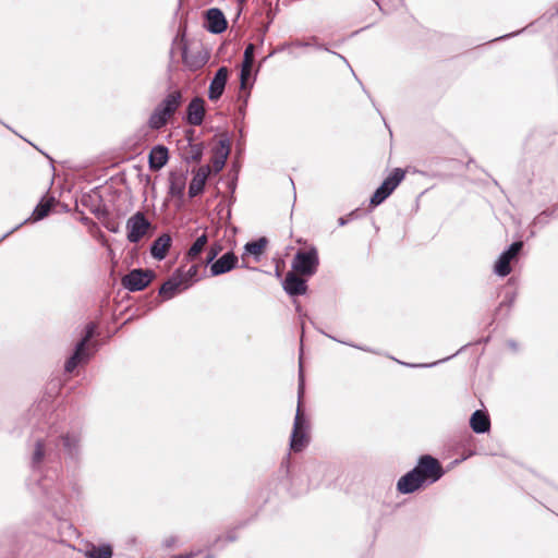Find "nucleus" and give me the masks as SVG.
<instances>
[{
    "mask_svg": "<svg viewBox=\"0 0 558 558\" xmlns=\"http://www.w3.org/2000/svg\"><path fill=\"white\" fill-rule=\"evenodd\" d=\"M57 456L48 451L47 444L41 438L35 441L31 465L36 482L45 496V506L58 521L59 529L68 530V535L75 533L70 515L74 511V504L65 492L64 485L59 481L62 466L60 464L44 469L45 462H54Z\"/></svg>",
    "mask_w": 558,
    "mask_h": 558,
    "instance_id": "obj_1",
    "label": "nucleus"
},
{
    "mask_svg": "<svg viewBox=\"0 0 558 558\" xmlns=\"http://www.w3.org/2000/svg\"><path fill=\"white\" fill-rule=\"evenodd\" d=\"M290 454L288 453L281 461L279 474L290 481L292 487H295L293 494L299 495L306 492L310 487H318L324 481L329 466L317 461H308L302 468V474L290 477Z\"/></svg>",
    "mask_w": 558,
    "mask_h": 558,
    "instance_id": "obj_2",
    "label": "nucleus"
},
{
    "mask_svg": "<svg viewBox=\"0 0 558 558\" xmlns=\"http://www.w3.org/2000/svg\"><path fill=\"white\" fill-rule=\"evenodd\" d=\"M47 446L48 451H51L57 457L54 458V462H50L52 465H58L60 463V456L56 453L52 448L51 441H46L43 439ZM53 446L59 449L60 452L63 453L65 463L71 466H76L81 463L83 458V434L81 430H68L60 434L53 441ZM49 462L44 463V468Z\"/></svg>",
    "mask_w": 558,
    "mask_h": 558,
    "instance_id": "obj_3",
    "label": "nucleus"
},
{
    "mask_svg": "<svg viewBox=\"0 0 558 558\" xmlns=\"http://www.w3.org/2000/svg\"><path fill=\"white\" fill-rule=\"evenodd\" d=\"M27 533L22 525H12L0 532V558H16L24 547Z\"/></svg>",
    "mask_w": 558,
    "mask_h": 558,
    "instance_id": "obj_4",
    "label": "nucleus"
},
{
    "mask_svg": "<svg viewBox=\"0 0 558 558\" xmlns=\"http://www.w3.org/2000/svg\"><path fill=\"white\" fill-rule=\"evenodd\" d=\"M319 266V256L316 246L311 245L305 250H298L291 263V270L300 276L313 277Z\"/></svg>",
    "mask_w": 558,
    "mask_h": 558,
    "instance_id": "obj_5",
    "label": "nucleus"
},
{
    "mask_svg": "<svg viewBox=\"0 0 558 558\" xmlns=\"http://www.w3.org/2000/svg\"><path fill=\"white\" fill-rule=\"evenodd\" d=\"M310 444V421L302 404L296 407L293 427L290 436V449L300 452Z\"/></svg>",
    "mask_w": 558,
    "mask_h": 558,
    "instance_id": "obj_6",
    "label": "nucleus"
},
{
    "mask_svg": "<svg viewBox=\"0 0 558 558\" xmlns=\"http://www.w3.org/2000/svg\"><path fill=\"white\" fill-rule=\"evenodd\" d=\"M404 177L405 171L403 169L395 168L371 196L369 207L373 209L384 203L403 181Z\"/></svg>",
    "mask_w": 558,
    "mask_h": 558,
    "instance_id": "obj_7",
    "label": "nucleus"
},
{
    "mask_svg": "<svg viewBox=\"0 0 558 558\" xmlns=\"http://www.w3.org/2000/svg\"><path fill=\"white\" fill-rule=\"evenodd\" d=\"M413 469L417 471L426 485L436 483L445 475V470L441 463L430 454L420 456Z\"/></svg>",
    "mask_w": 558,
    "mask_h": 558,
    "instance_id": "obj_8",
    "label": "nucleus"
},
{
    "mask_svg": "<svg viewBox=\"0 0 558 558\" xmlns=\"http://www.w3.org/2000/svg\"><path fill=\"white\" fill-rule=\"evenodd\" d=\"M156 272L149 268H133L121 279L124 289L138 292L146 289L156 278Z\"/></svg>",
    "mask_w": 558,
    "mask_h": 558,
    "instance_id": "obj_9",
    "label": "nucleus"
},
{
    "mask_svg": "<svg viewBox=\"0 0 558 558\" xmlns=\"http://www.w3.org/2000/svg\"><path fill=\"white\" fill-rule=\"evenodd\" d=\"M99 350V342L95 341L92 345L76 342L70 356L64 362V372L73 373L80 365L87 364L94 354Z\"/></svg>",
    "mask_w": 558,
    "mask_h": 558,
    "instance_id": "obj_10",
    "label": "nucleus"
},
{
    "mask_svg": "<svg viewBox=\"0 0 558 558\" xmlns=\"http://www.w3.org/2000/svg\"><path fill=\"white\" fill-rule=\"evenodd\" d=\"M523 246L522 241H514L504 250L494 264V274L500 278L507 277L512 271L511 263L518 262Z\"/></svg>",
    "mask_w": 558,
    "mask_h": 558,
    "instance_id": "obj_11",
    "label": "nucleus"
},
{
    "mask_svg": "<svg viewBox=\"0 0 558 558\" xmlns=\"http://www.w3.org/2000/svg\"><path fill=\"white\" fill-rule=\"evenodd\" d=\"M126 239L130 243H138L153 228L146 215L138 210L126 221Z\"/></svg>",
    "mask_w": 558,
    "mask_h": 558,
    "instance_id": "obj_12",
    "label": "nucleus"
},
{
    "mask_svg": "<svg viewBox=\"0 0 558 558\" xmlns=\"http://www.w3.org/2000/svg\"><path fill=\"white\" fill-rule=\"evenodd\" d=\"M182 268H178L159 288V296L162 301L174 298L180 292L186 290Z\"/></svg>",
    "mask_w": 558,
    "mask_h": 558,
    "instance_id": "obj_13",
    "label": "nucleus"
},
{
    "mask_svg": "<svg viewBox=\"0 0 558 558\" xmlns=\"http://www.w3.org/2000/svg\"><path fill=\"white\" fill-rule=\"evenodd\" d=\"M231 153V141L227 133L220 135L218 145L213 149L211 169L214 174L219 173L226 166L227 159Z\"/></svg>",
    "mask_w": 558,
    "mask_h": 558,
    "instance_id": "obj_14",
    "label": "nucleus"
},
{
    "mask_svg": "<svg viewBox=\"0 0 558 558\" xmlns=\"http://www.w3.org/2000/svg\"><path fill=\"white\" fill-rule=\"evenodd\" d=\"M307 280L308 278L290 270L282 280V288L291 298L301 296L306 294L308 290Z\"/></svg>",
    "mask_w": 558,
    "mask_h": 558,
    "instance_id": "obj_15",
    "label": "nucleus"
},
{
    "mask_svg": "<svg viewBox=\"0 0 558 558\" xmlns=\"http://www.w3.org/2000/svg\"><path fill=\"white\" fill-rule=\"evenodd\" d=\"M228 27V21L223 12L218 8H210L204 14V28L211 34L223 33Z\"/></svg>",
    "mask_w": 558,
    "mask_h": 558,
    "instance_id": "obj_16",
    "label": "nucleus"
},
{
    "mask_svg": "<svg viewBox=\"0 0 558 558\" xmlns=\"http://www.w3.org/2000/svg\"><path fill=\"white\" fill-rule=\"evenodd\" d=\"M206 102L202 97H194L191 99L185 108L183 120L186 124L192 126H199L204 122Z\"/></svg>",
    "mask_w": 558,
    "mask_h": 558,
    "instance_id": "obj_17",
    "label": "nucleus"
},
{
    "mask_svg": "<svg viewBox=\"0 0 558 558\" xmlns=\"http://www.w3.org/2000/svg\"><path fill=\"white\" fill-rule=\"evenodd\" d=\"M427 486L425 481L418 475L414 469L408 471L397 482V490L402 495L413 494Z\"/></svg>",
    "mask_w": 558,
    "mask_h": 558,
    "instance_id": "obj_18",
    "label": "nucleus"
},
{
    "mask_svg": "<svg viewBox=\"0 0 558 558\" xmlns=\"http://www.w3.org/2000/svg\"><path fill=\"white\" fill-rule=\"evenodd\" d=\"M81 203L98 219L107 217L108 208L102 203V197L98 191V187H95L89 193L83 194L81 197Z\"/></svg>",
    "mask_w": 558,
    "mask_h": 558,
    "instance_id": "obj_19",
    "label": "nucleus"
},
{
    "mask_svg": "<svg viewBox=\"0 0 558 558\" xmlns=\"http://www.w3.org/2000/svg\"><path fill=\"white\" fill-rule=\"evenodd\" d=\"M230 71L227 66H220L215 72L208 87V98L211 101H217L223 95L226 85L228 83Z\"/></svg>",
    "mask_w": 558,
    "mask_h": 558,
    "instance_id": "obj_20",
    "label": "nucleus"
},
{
    "mask_svg": "<svg viewBox=\"0 0 558 558\" xmlns=\"http://www.w3.org/2000/svg\"><path fill=\"white\" fill-rule=\"evenodd\" d=\"M239 258L233 251H228L210 265V274L217 277L227 274L238 267Z\"/></svg>",
    "mask_w": 558,
    "mask_h": 558,
    "instance_id": "obj_21",
    "label": "nucleus"
},
{
    "mask_svg": "<svg viewBox=\"0 0 558 558\" xmlns=\"http://www.w3.org/2000/svg\"><path fill=\"white\" fill-rule=\"evenodd\" d=\"M187 171L178 172L171 171L169 173V195L179 199L180 202H184L185 196V186H186Z\"/></svg>",
    "mask_w": 558,
    "mask_h": 558,
    "instance_id": "obj_22",
    "label": "nucleus"
},
{
    "mask_svg": "<svg viewBox=\"0 0 558 558\" xmlns=\"http://www.w3.org/2000/svg\"><path fill=\"white\" fill-rule=\"evenodd\" d=\"M52 208V203L50 201H45V199H41L37 205L36 207L34 208L33 210V214L31 217L26 218L24 221H22L21 223L16 225L14 228H12L11 230H9L8 232H5L1 238H0V243L7 239L9 235H11L13 232H15L16 230H19L22 226L26 225L29 220H33V221H39L44 218H46L50 210Z\"/></svg>",
    "mask_w": 558,
    "mask_h": 558,
    "instance_id": "obj_23",
    "label": "nucleus"
},
{
    "mask_svg": "<svg viewBox=\"0 0 558 558\" xmlns=\"http://www.w3.org/2000/svg\"><path fill=\"white\" fill-rule=\"evenodd\" d=\"M172 245V238L169 233L158 235L149 246V253L156 260H163Z\"/></svg>",
    "mask_w": 558,
    "mask_h": 558,
    "instance_id": "obj_24",
    "label": "nucleus"
},
{
    "mask_svg": "<svg viewBox=\"0 0 558 558\" xmlns=\"http://www.w3.org/2000/svg\"><path fill=\"white\" fill-rule=\"evenodd\" d=\"M169 161V149L162 145H155L148 154V167L151 171L161 170Z\"/></svg>",
    "mask_w": 558,
    "mask_h": 558,
    "instance_id": "obj_25",
    "label": "nucleus"
},
{
    "mask_svg": "<svg viewBox=\"0 0 558 558\" xmlns=\"http://www.w3.org/2000/svg\"><path fill=\"white\" fill-rule=\"evenodd\" d=\"M180 157L185 163H199L205 151L204 142L197 144H185L179 148Z\"/></svg>",
    "mask_w": 558,
    "mask_h": 558,
    "instance_id": "obj_26",
    "label": "nucleus"
},
{
    "mask_svg": "<svg viewBox=\"0 0 558 558\" xmlns=\"http://www.w3.org/2000/svg\"><path fill=\"white\" fill-rule=\"evenodd\" d=\"M183 101L181 90L177 89L169 93L157 106L168 118H171L180 108Z\"/></svg>",
    "mask_w": 558,
    "mask_h": 558,
    "instance_id": "obj_27",
    "label": "nucleus"
},
{
    "mask_svg": "<svg viewBox=\"0 0 558 558\" xmlns=\"http://www.w3.org/2000/svg\"><path fill=\"white\" fill-rule=\"evenodd\" d=\"M85 558H112L113 547L110 543H102L96 545L92 542H87L85 549H80Z\"/></svg>",
    "mask_w": 558,
    "mask_h": 558,
    "instance_id": "obj_28",
    "label": "nucleus"
},
{
    "mask_svg": "<svg viewBox=\"0 0 558 558\" xmlns=\"http://www.w3.org/2000/svg\"><path fill=\"white\" fill-rule=\"evenodd\" d=\"M471 429L475 434H485L490 429V417L485 410H475L469 421Z\"/></svg>",
    "mask_w": 558,
    "mask_h": 558,
    "instance_id": "obj_29",
    "label": "nucleus"
},
{
    "mask_svg": "<svg viewBox=\"0 0 558 558\" xmlns=\"http://www.w3.org/2000/svg\"><path fill=\"white\" fill-rule=\"evenodd\" d=\"M182 60L184 65L191 71L202 69L208 61L207 53H190L186 45L182 46Z\"/></svg>",
    "mask_w": 558,
    "mask_h": 558,
    "instance_id": "obj_30",
    "label": "nucleus"
},
{
    "mask_svg": "<svg viewBox=\"0 0 558 558\" xmlns=\"http://www.w3.org/2000/svg\"><path fill=\"white\" fill-rule=\"evenodd\" d=\"M268 244V240L265 236H260L256 240H252L245 243L242 259L246 255H252L256 262H259L264 251Z\"/></svg>",
    "mask_w": 558,
    "mask_h": 558,
    "instance_id": "obj_31",
    "label": "nucleus"
},
{
    "mask_svg": "<svg viewBox=\"0 0 558 558\" xmlns=\"http://www.w3.org/2000/svg\"><path fill=\"white\" fill-rule=\"evenodd\" d=\"M208 242L207 233H203L199 236L196 238L194 243L191 245L189 251L185 254L186 262H194L198 258L199 254L204 250Z\"/></svg>",
    "mask_w": 558,
    "mask_h": 558,
    "instance_id": "obj_32",
    "label": "nucleus"
},
{
    "mask_svg": "<svg viewBox=\"0 0 558 558\" xmlns=\"http://www.w3.org/2000/svg\"><path fill=\"white\" fill-rule=\"evenodd\" d=\"M205 189H206V181H205L203 174L198 175L195 172H193V178L189 184V191H187L189 198L193 199L194 197L202 195L205 192Z\"/></svg>",
    "mask_w": 558,
    "mask_h": 558,
    "instance_id": "obj_33",
    "label": "nucleus"
},
{
    "mask_svg": "<svg viewBox=\"0 0 558 558\" xmlns=\"http://www.w3.org/2000/svg\"><path fill=\"white\" fill-rule=\"evenodd\" d=\"M169 119L162 111L155 108L149 116L147 124L151 130H161L168 124Z\"/></svg>",
    "mask_w": 558,
    "mask_h": 558,
    "instance_id": "obj_34",
    "label": "nucleus"
},
{
    "mask_svg": "<svg viewBox=\"0 0 558 558\" xmlns=\"http://www.w3.org/2000/svg\"><path fill=\"white\" fill-rule=\"evenodd\" d=\"M98 335V325L95 322H89L85 325L81 338L77 340V342H83V344L92 345L95 341L94 338Z\"/></svg>",
    "mask_w": 558,
    "mask_h": 558,
    "instance_id": "obj_35",
    "label": "nucleus"
},
{
    "mask_svg": "<svg viewBox=\"0 0 558 558\" xmlns=\"http://www.w3.org/2000/svg\"><path fill=\"white\" fill-rule=\"evenodd\" d=\"M255 82V76L252 77V66L242 64L240 70V88L251 89Z\"/></svg>",
    "mask_w": 558,
    "mask_h": 558,
    "instance_id": "obj_36",
    "label": "nucleus"
},
{
    "mask_svg": "<svg viewBox=\"0 0 558 558\" xmlns=\"http://www.w3.org/2000/svg\"><path fill=\"white\" fill-rule=\"evenodd\" d=\"M557 208H558V205L554 206L551 208H546L545 210L539 213L533 219L532 226L533 227H539V228H544L545 226H547L549 223L550 218H553L555 216V213H556Z\"/></svg>",
    "mask_w": 558,
    "mask_h": 558,
    "instance_id": "obj_37",
    "label": "nucleus"
},
{
    "mask_svg": "<svg viewBox=\"0 0 558 558\" xmlns=\"http://www.w3.org/2000/svg\"><path fill=\"white\" fill-rule=\"evenodd\" d=\"M203 266H205L204 263L193 264L185 272L183 271L185 288L192 287L201 279L198 272Z\"/></svg>",
    "mask_w": 558,
    "mask_h": 558,
    "instance_id": "obj_38",
    "label": "nucleus"
},
{
    "mask_svg": "<svg viewBox=\"0 0 558 558\" xmlns=\"http://www.w3.org/2000/svg\"><path fill=\"white\" fill-rule=\"evenodd\" d=\"M515 298H517L515 292H507L505 294L504 300L499 303L498 307L495 310L494 316L497 317L498 315H500L505 307L507 308L506 316H508L510 308L514 304Z\"/></svg>",
    "mask_w": 558,
    "mask_h": 558,
    "instance_id": "obj_39",
    "label": "nucleus"
},
{
    "mask_svg": "<svg viewBox=\"0 0 558 558\" xmlns=\"http://www.w3.org/2000/svg\"><path fill=\"white\" fill-rule=\"evenodd\" d=\"M244 525H245V523H240V524H239V525H236L235 527L230 529V530L227 532V534H226V537H225V538H223L222 536H220V535H219V536H217V537L214 539V542L211 543V545L209 546V548L218 547V546H219V544H220L221 542H223V541L229 542V543H233V542H235V541L239 538V536H238V534H236V530H238L239 527L244 526Z\"/></svg>",
    "mask_w": 558,
    "mask_h": 558,
    "instance_id": "obj_40",
    "label": "nucleus"
},
{
    "mask_svg": "<svg viewBox=\"0 0 558 558\" xmlns=\"http://www.w3.org/2000/svg\"><path fill=\"white\" fill-rule=\"evenodd\" d=\"M102 222V226L111 233H119L120 232V225L119 222L111 218L109 210L107 211V217L99 219Z\"/></svg>",
    "mask_w": 558,
    "mask_h": 558,
    "instance_id": "obj_41",
    "label": "nucleus"
},
{
    "mask_svg": "<svg viewBox=\"0 0 558 558\" xmlns=\"http://www.w3.org/2000/svg\"><path fill=\"white\" fill-rule=\"evenodd\" d=\"M222 251V245L218 242L210 245L204 265H211L217 259V256Z\"/></svg>",
    "mask_w": 558,
    "mask_h": 558,
    "instance_id": "obj_42",
    "label": "nucleus"
},
{
    "mask_svg": "<svg viewBox=\"0 0 558 558\" xmlns=\"http://www.w3.org/2000/svg\"><path fill=\"white\" fill-rule=\"evenodd\" d=\"M305 391V376L302 367V362L300 361V369H299V385H298V407L300 404L303 405V395Z\"/></svg>",
    "mask_w": 558,
    "mask_h": 558,
    "instance_id": "obj_43",
    "label": "nucleus"
},
{
    "mask_svg": "<svg viewBox=\"0 0 558 558\" xmlns=\"http://www.w3.org/2000/svg\"><path fill=\"white\" fill-rule=\"evenodd\" d=\"M323 333L325 336H327L328 338H330L331 340L340 342L342 344L350 345L352 348H355V349L364 351V352H368V353H373V354H377V355L380 354L379 351H377V350H375L373 348H369V347H366V345L354 344V343L347 342V341H342V340H339V339H337L336 337H333L331 335H328V333H325V332H323Z\"/></svg>",
    "mask_w": 558,
    "mask_h": 558,
    "instance_id": "obj_44",
    "label": "nucleus"
},
{
    "mask_svg": "<svg viewBox=\"0 0 558 558\" xmlns=\"http://www.w3.org/2000/svg\"><path fill=\"white\" fill-rule=\"evenodd\" d=\"M307 41L312 44V45H311V47L313 46V47H315V48H317V49L325 50V51H328V52H330V53H332V54H336V56H337V57H339V58H340V59H341L345 64H348V66H350V64H349L348 60L345 59V57H343L342 54L337 53V52H335V51H331V50H329L325 45L319 44V43H318V37H317V36H312Z\"/></svg>",
    "mask_w": 558,
    "mask_h": 558,
    "instance_id": "obj_45",
    "label": "nucleus"
},
{
    "mask_svg": "<svg viewBox=\"0 0 558 558\" xmlns=\"http://www.w3.org/2000/svg\"><path fill=\"white\" fill-rule=\"evenodd\" d=\"M256 46L254 44H248L243 53V61L242 64L246 65H253L254 62V54H255Z\"/></svg>",
    "mask_w": 558,
    "mask_h": 558,
    "instance_id": "obj_46",
    "label": "nucleus"
},
{
    "mask_svg": "<svg viewBox=\"0 0 558 558\" xmlns=\"http://www.w3.org/2000/svg\"><path fill=\"white\" fill-rule=\"evenodd\" d=\"M361 217H362V211L359 208H356V209L352 210L351 213H349L347 216L339 217L338 225L340 227H343V226L348 225L350 221L359 219Z\"/></svg>",
    "mask_w": 558,
    "mask_h": 558,
    "instance_id": "obj_47",
    "label": "nucleus"
},
{
    "mask_svg": "<svg viewBox=\"0 0 558 558\" xmlns=\"http://www.w3.org/2000/svg\"><path fill=\"white\" fill-rule=\"evenodd\" d=\"M236 184H238V170L235 171L234 175L227 183V187L231 193V195L228 198L229 207L235 202L234 192L236 190Z\"/></svg>",
    "mask_w": 558,
    "mask_h": 558,
    "instance_id": "obj_48",
    "label": "nucleus"
},
{
    "mask_svg": "<svg viewBox=\"0 0 558 558\" xmlns=\"http://www.w3.org/2000/svg\"><path fill=\"white\" fill-rule=\"evenodd\" d=\"M373 1L376 3L378 9L384 13H389L391 10H393L402 4V0H393L390 5H388L387 3H385L384 1H380V0H373Z\"/></svg>",
    "mask_w": 558,
    "mask_h": 558,
    "instance_id": "obj_49",
    "label": "nucleus"
},
{
    "mask_svg": "<svg viewBox=\"0 0 558 558\" xmlns=\"http://www.w3.org/2000/svg\"><path fill=\"white\" fill-rule=\"evenodd\" d=\"M193 172H195V173H196V174H198V175H202V174H203V177H204V179H205V181H206V182H207V179H208L211 174H214V172H213V169H211L210 165H204V166L199 167L198 169L193 170Z\"/></svg>",
    "mask_w": 558,
    "mask_h": 558,
    "instance_id": "obj_50",
    "label": "nucleus"
},
{
    "mask_svg": "<svg viewBox=\"0 0 558 558\" xmlns=\"http://www.w3.org/2000/svg\"><path fill=\"white\" fill-rule=\"evenodd\" d=\"M450 357H445V359H441V360H439L437 362H433V363H421V364L402 363V364L405 366H409V367H413V368H416V367L429 368V367L437 365L438 363L448 361Z\"/></svg>",
    "mask_w": 558,
    "mask_h": 558,
    "instance_id": "obj_51",
    "label": "nucleus"
},
{
    "mask_svg": "<svg viewBox=\"0 0 558 558\" xmlns=\"http://www.w3.org/2000/svg\"><path fill=\"white\" fill-rule=\"evenodd\" d=\"M476 454V450L474 448H465L463 454L461 456L460 459H457L454 460V464H458L460 462H463L465 460H468L469 458L473 457Z\"/></svg>",
    "mask_w": 558,
    "mask_h": 558,
    "instance_id": "obj_52",
    "label": "nucleus"
},
{
    "mask_svg": "<svg viewBox=\"0 0 558 558\" xmlns=\"http://www.w3.org/2000/svg\"><path fill=\"white\" fill-rule=\"evenodd\" d=\"M195 130L194 129H187L184 133V138L186 141V144H197L195 142Z\"/></svg>",
    "mask_w": 558,
    "mask_h": 558,
    "instance_id": "obj_53",
    "label": "nucleus"
},
{
    "mask_svg": "<svg viewBox=\"0 0 558 558\" xmlns=\"http://www.w3.org/2000/svg\"><path fill=\"white\" fill-rule=\"evenodd\" d=\"M474 441H475V438L470 433H466L462 439L463 447H465V448H473L472 446L474 445Z\"/></svg>",
    "mask_w": 558,
    "mask_h": 558,
    "instance_id": "obj_54",
    "label": "nucleus"
},
{
    "mask_svg": "<svg viewBox=\"0 0 558 558\" xmlns=\"http://www.w3.org/2000/svg\"><path fill=\"white\" fill-rule=\"evenodd\" d=\"M251 89H241V93L239 94L238 96V99L240 101H242V104L244 105V107L247 106V101H248V98L251 96Z\"/></svg>",
    "mask_w": 558,
    "mask_h": 558,
    "instance_id": "obj_55",
    "label": "nucleus"
},
{
    "mask_svg": "<svg viewBox=\"0 0 558 558\" xmlns=\"http://www.w3.org/2000/svg\"><path fill=\"white\" fill-rule=\"evenodd\" d=\"M290 46H291V43H283V44H281L276 49H274L266 58H264L263 61H266L268 58L272 57L277 52L286 50Z\"/></svg>",
    "mask_w": 558,
    "mask_h": 558,
    "instance_id": "obj_56",
    "label": "nucleus"
},
{
    "mask_svg": "<svg viewBox=\"0 0 558 558\" xmlns=\"http://www.w3.org/2000/svg\"><path fill=\"white\" fill-rule=\"evenodd\" d=\"M177 542H178L177 536L171 535L163 539L162 545L165 548H172Z\"/></svg>",
    "mask_w": 558,
    "mask_h": 558,
    "instance_id": "obj_57",
    "label": "nucleus"
},
{
    "mask_svg": "<svg viewBox=\"0 0 558 558\" xmlns=\"http://www.w3.org/2000/svg\"><path fill=\"white\" fill-rule=\"evenodd\" d=\"M311 45H312L311 43L305 41V40H300V39H295V40L291 41V46L296 47V48L311 47Z\"/></svg>",
    "mask_w": 558,
    "mask_h": 558,
    "instance_id": "obj_58",
    "label": "nucleus"
},
{
    "mask_svg": "<svg viewBox=\"0 0 558 558\" xmlns=\"http://www.w3.org/2000/svg\"><path fill=\"white\" fill-rule=\"evenodd\" d=\"M278 11V4L276 5V9H269L267 12L268 23L271 24L274 22V19L276 16V13Z\"/></svg>",
    "mask_w": 558,
    "mask_h": 558,
    "instance_id": "obj_59",
    "label": "nucleus"
},
{
    "mask_svg": "<svg viewBox=\"0 0 558 558\" xmlns=\"http://www.w3.org/2000/svg\"><path fill=\"white\" fill-rule=\"evenodd\" d=\"M269 26H270V24L267 22V23L262 27V35H260V37H259V45H263V44H264L265 34L268 32Z\"/></svg>",
    "mask_w": 558,
    "mask_h": 558,
    "instance_id": "obj_60",
    "label": "nucleus"
},
{
    "mask_svg": "<svg viewBox=\"0 0 558 558\" xmlns=\"http://www.w3.org/2000/svg\"><path fill=\"white\" fill-rule=\"evenodd\" d=\"M507 345L509 349H511L513 352H518L519 351V344L517 343V341H514L513 339H509L507 341Z\"/></svg>",
    "mask_w": 558,
    "mask_h": 558,
    "instance_id": "obj_61",
    "label": "nucleus"
},
{
    "mask_svg": "<svg viewBox=\"0 0 558 558\" xmlns=\"http://www.w3.org/2000/svg\"><path fill=\"white\" fill-rule=\"evenodd\" d=\"M195 553H187V554H180V555H173L171 556L170 558H194L195 557Z\"/></svg>",
    "mask_w": 558,
    "mask_h": 558,
    "instance_id": "obj_62",
    "label": "nucleus"
},
{
    "mask_svg": "<svg viewBox=\"0 0 558 558\" xmlns=\"http://www.w3.org/2000/svg\"><path fill=\"white\" fill-rule=\"evenodd\" d=\"M71 488H72V493L78 497L81 494V489H80L78 485L75 482H72Z\"/></svg>",
    "mask_w": 558,
    "mask_h": 558,
    "instance_id": "obj_63",
    "label": "nucleus"
},
{
    "mask_svg": "<svg viewBox=\"0 0 558 558\" xmlns=\"http://www.w3.org/2000/svg\"><path fill=\"white\" fill-rule=\"evenodd\" d=\"M246 107H244L243 104H241L238 108V114L241 119H244L245 117Z\"/></svg>",
    "mask_w": 558,
    "mask_h": 558,
    "instance_id": "obj_64",
    "label": "nucleus"
}]
</instances>
